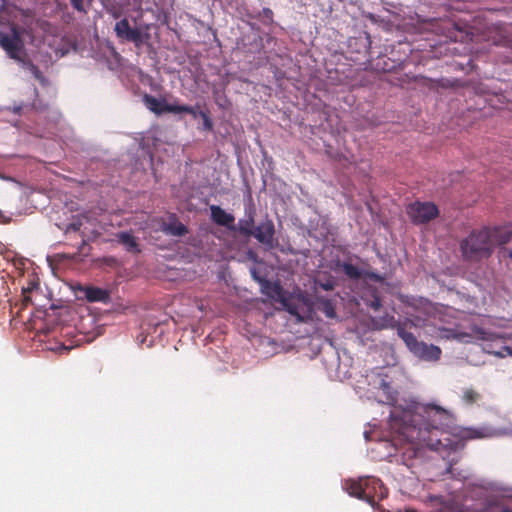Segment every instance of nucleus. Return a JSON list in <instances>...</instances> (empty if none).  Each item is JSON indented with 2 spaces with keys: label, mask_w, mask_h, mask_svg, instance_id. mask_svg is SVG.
Returning a JSON list of instances; mask_svg holds the SVG:
<instances>
[{
  "label": "nucleus",
  "mask_w": 512,
  "mask_h": 512,
  "mask_svg": "<svg viewBox=\"0 0 512 512\" xmlns=\"http://www.w3.org/2000/svg\"><path fill=\"white\" fill-rule=\"evenodd\" d=\"M453 422L452 413L434 403L395 407L389 419L393 439L380 441L378 447L386 448L388 457L393 455L391 450L401 449L404 460L422 457L426 449L455 451L459 444L450 438Z\"/></svg>",
  "instance_id": "f257e3e1"
},
{
  "label": "nucleus",
  "mask_w": 512,
  "mask_h": 512,
  "mask_svg": "<svg viewBox=\"0 0 512 512\" xmlns=\"http://www.w3.org/2000/svg\"><path fill=\"white\" fill-rule=\"evenodd\" d=\"M439 337L443 339H455L459 342L470 343L475 340L483 341V349L497 357L512 356V348L500 345L504 339L512 338V334L502 331L486 329L470 321H462L453 326L439 327Z\"/></svg>",
  "instance_id": "f03ea898"
},
{
  "label": "nucleus",
  "mask_w": 512,
  "mask_h": 512,
  "mask_svg": "<svg viewBox=\"0 0 512 512\" xmlns=\"http://www.w3.org/2000/svg\"><path fill=\"white\" fill-rule=\"evenodd\" d=\"M462 256L469 261H480L489 258L494 251V242L490 235V228L472 231L460 243Z\"/></svg>",
  "instance_id": "7ed1b4c3"
},
{
  "label": "nucleus",
  "mask_w": 512,
  "mask_h": 512,
  "mask_svg": "<svg viewBox=\"0 0 512 512\" xmlns=\"http://www.w3.org/2000/svg\"><path fill=\"white\" fill-rule=\"evenodd\" d=\"M368 383V397L377 399L378 402L392 404L396 401L397 389L392 377L388 373L372 372L366 375Z\"/></svg>",
  "instance_id": "20e7f679"
},
{
  "label": "nucleus",
  "mask_w": 512,
  "mask_h": 512,
  "mask_svg": "<svg viewBox=\"0 0 512 512\" xmlns=\"http://www.w3.org/2000/svg\"><path fill=\"white\" fill-rule=\"evenodd\" d=\"M0 46L10 58L19 63H24L26 55L24 41L18 29L12 27L9 32H0Z\"/></svg>",
  "instance_id": "39448f33"
},
{
  "label": "nucleus",
  "mask_w": 512,
  "mask_h": 512,
  "mask_svg": "<svg viewBox=\"0 0 512 512\" xmlns=\"http://www.w3.org/2000/svg\"><path fill=\"white\" fill-rule=\"evenodd\" d=\"M407 214L415 224L429 222L438 215V209L431 202H415L408 206Z\"/></svg>",
  "instance_id": "423d86ee"
},
{
  "label": "nucleus",
  "mask_w": 512,
  "mask_h": 512,
  "mask_svg": "<svg viewBox=\"0 0 512 512\" xmlns=\"http://www.w3.org/2000/svg\"><path fill=\"white\" fill-rule=\"evenodd\" d=\"M285 310L295 317L297 322H306L312 317L310 304L304 298L287 299L283 301Z\"/></svg>",
  "instance_id": "0eeeda50"
},
{
  "label": "nucleus",
  "mask_w": 512,
  "mask_h": 512,
  "mask_svg": "<svg viewBox=\"0 0 512 512\" xmlns=\"http://www.w3.org/2000/svg\"><path fill=\"white\" fill-rule=\"evenodd\" d=\"M364 500L372 506L376 501L382 500L387 496V489L383 486L380 479L375 477H365Z\"/></svg>",
  "instance_id": "6e6552de"
},
{
  "label": "nucleus",
  "mask_w": 512,
  "mask_h": 512,
  "mask_svg": "<svg viewBox=\"0 0 512 512\" xmlns=\"http://www.w3.org/2000/svg\"><path fill=\"white\" fill-rule=\"evenodd\" d=\"M143 102L150 111L157 115L163 114L165 112L175 113V111L171 109L175 108L176 104L167 103L163 98L158 99L152 95L146 94L143 97Z\"/></svg>",
  "instance_id": "1a4fd4ad"
},
{
  "label": "nucleus",
  "mask_w": 512,
  "mask_h": 512,
  "mask_svg": "<svg viewBox=\"0 0 512 512\" xmlns=\"http://www.w3.org/2000/svg\"><path fill=\"white\" fill-rule=\"evenodd\" d=\"M416 357L425 361H437L441 356V349L433 344H426L420 341L416 349L412 352Z\"/></svg>",
  "instance_id": "9d476101"
},
{
  "label": "nucleus",
  "mask_w": 512,
  "mask_h": 512,
  "mask_svg": "<svg viewBox=\"0 0 512 512\" xmlns=\"http://www.w3.org/2000/svg\"><path fill=\"white\" fill-rule=\"evenodd\" d=\"M211 219L218 225L225 226L228 229L235 230V218L232 214L226 212L218 205L210 206Z\"/></svg>",
  "instance_id": "9b49d317"
},
{
  "label": "nucleus",
  "mask_w": 512,
  "mask_h": 512,
  "mask_svg": "<svg viewBox=\"0 0 512 512\" xmlns=\"http://www.w3.org/2000/svg\"><path fill=\"white\" fill-rule=\"evenodd\" d=\"M274 232L273 222L266 219L255 228L252 235L263 244H271Z\"/></svg>",
  "instance_id": "f8f14e48"
},
{
  "label": "nucleus",
  "mask_w": 512,
  "mask_h": 512,
  "mask_svg": "<svg viewBox=\"0 0 512 512\" xmlns=\"http://www.w3.org/2000/svg\"><path fill=\"white\" fill-rule=\"evenodd\" d=\"M115 32L117 36L130 40L137 41L140 38V32L138 29H132L127 19H121L115 24Z\"/></svg>",
  "instance_id": "ddd939ff"
},
{
  "label": "nucleus",
  "mask_w": 512,
  "mask_h": 512,
  "mask_svg": "<svg viewBox=\"0 0 512 512\" xmlns=\"http://www.w3.org/2000/svg\"><path fill=\"white\" fill-rule=\"evenodd\" d=\"M460 434L463 439H481V438H489V437L498 435V432L491 430L489 428H486V427H480V428L467 427V428H463L461 430Z\"/></svg>",
  "instance_id": "4468645a"
},
{
  "label": "nucleus",
  "mask_w": 512,
  "mask_h": 512,
  "mask_svg": "<svg viewBox=\"0 0 512 512\" xmlns=\"http://www.w3.org/2000/svg\"><path fill=\"white\" fill-rule=\"evenodd\" d=\"M365 477L359 478L358 480L349 479L343 484V488L351 496L357 497L364 500V489H365Z\"/></svg>",
  "instance_id": "2eb2a0df"
},
{
  "label": "nucleus",
  "mask_w": 512,
  "mask_h": 512,
  "mask_svg": "<svg viewBox=\"0 0 512 512\" xmlns=\"http://www.w3.org/2000/svg\"><path fill=\"white\" fill-rule=\"evenodd\" d=\"M490 235L492 241L494 242V247L496 245H503L508 243L512 238V228L510 227H499L490 229Z\"/></svg>",
  "instance_id": "dca6fc26"
},
{
  "label": "nucleus",
  "mask_w": 512,
  "mask_h": 512,
  "mask_svg": "<svg viewBox=\"0 0 512 512\" xmlns=\"http://www.w3.org/2000/svg\"><path fill=\"white\" fill-rule=\"evenodd\" d=\"M85 296L90 302H108L110 299L107 290L97 287H88L85 290Z\"/></svg>",
  "instance_id": "f3484780"
},
{
  "label": "nucleus",
  "mask_w": 512,
  "mask_h": 512,
  "mask_svg": "<svg viewBox=\"0 0 512 512\" xmlns=\"http://www.w3.org/2000/svg\"><path fill=\"white\" fill-rule=\"evenodd\" d=\"M161 229L165 234L172 236H183L187 233L186 226L175 218L169 223H163Z\"/></svg>",
  "instance_id": "a211bd4d"
},
{
  "label": "nucleus",
  "mask_w": 512,
  "mask_h": 512,
  "mask_svg": "<svg viewBox=\"0 0 512 512\" xmlns=\"http://www.w3.org/2000/svg\"><path fill=\"white\" fill-rule=\"evenodd\" d=\"M397 334L411 352H413L420 343L412 333L404 329L403 325H397Z\"/></svg>",
  "instance_id": "6ab92c4d"
},
{
  "label": "nucleus",
  "mask_w": 512,
  "mask_h": 512,
  "mask_svg": "<svg viewBox=\"0 0 512 512\" xmlns=\"http://www.w3.org/2000/svg\"><path fill=\"white\" fill-rule=\"evenodd\" d=\"M373 322V325L375 326V328L377 329H389V328H396L397 329V325H401L400 323H398L394 316L390 315V314H385L381 317H377V318H374L372 320Z\"/></svg>",
  "instance_id": "aec40b11"
},
{
  "label": "nucleus",
  "mask_w": 512,
  "mask_h": 512,
  "mask_svg": "<svg viewBox=\"0 0 512 512\" xmlns=\"http://www.w3.org/2000/svg\"><path fill=\"white\" fill-rule=\"evenodd\" d=\"M319 309L325 314L327 318H335V304L332 300L327 298H318Z\"/></svg>",
  "instance_id": "412c9836"
},
{
  "label": "nucleus",
  "mask_w": 512,
  "mask_h": 512,
  "mask_svg": "<svg viewBox=\"0 0 512 512\" xmlns=\"http://www.w3.org/2000/svg\"><path fill=\"white\" fill-rule=\"evenodd\" d=\"M254 219L252 215H249L247 219H241L238 222V230L241 234L250 236L253 234V227Z\"/></svg>",
  "instance_id": "4be33fe9"
},
{
  "label": "nucleus",
  "mask_w": 512,
  "mask_h": 512,
  "mask_svg": "<svg viewBox=\"0 0 512 512\" xmlns=\"http://www.w3.org/2000/svg\"><path fill=\"white\" fill-rule=\"evenodd\" d=\"M341 267L343 272L351 279H359L362 275L361 270L351 263L344 262Z\"/></svg>",
  "instance_id": "5701e85b"
},
{
  "label": "nucleus",
  "mask_w": 512,
  "mask_h": 512,
  "mask_svg": "<svg viewBox=\"0 0 512 512\" xmlns=\"http://www.w3.org/2000/svg\"><path fill=\"white\" fill-rule=\"evenodd\" d=\"M119 241L124 244L128 250H135L137 243L133 235L128 232H121L117 235Z\"/></svg>",
  "instance_id": "b1692460"
},
{
  "label": "nucleus",
  "mask_w": 512,
  "mask_h": 512,
  "mask_svg": "<svg viewBox=\"0 0 512 512\" xmlns=\"http://www.w3.org/2000/svg\"><path fill=\"white\" fill-rule=\"evenodd\" d=\"M171 110L175 111L174 114L188 113V114H191L194 118L200 117L199 116L200 111L197 109V107L176 104L175 108H172Z\"/></svg>",
  "instance_id": "393cba45"
},
{
  "label": "nucleus",
  "mask_w": 512,
  "mask_h": 512,
  "mask_svg": "<svg viewBox=\"0 0 512 512\" xmlns=\"http://www.w3.org/2000/svg\"><path fill=\"white\" fill-rule=\"evenodd\" d=\"M22 66L27 69L36 79H38L41 82H44V77L42 76L40 70L37 66H35L33 63L26 61L24 59V63H21Z\"/></svg>",
  "instance_id": "a878e982"
},
{
  "label": "nucleus",
  "mask_w": 512,
  "mask_h": 512,
  "mask_svg": "<svg viewBox=\"0 0 512 512\" xmlns=\"http://www.w3.org/2000/svg\"><path fill=\"white\" fill-rule=\"evenodd\" d=\"M479 397V394L474 390H466L463 394V398L466 402L472 403L476 401Z\"/></svg>",
  "instance_id": "bb28decb"
},
{
  "label": "nucleus",
  "mask_w": 512,
  "mask_h": 512,
  "mask_svg": "<svg viewBox=\"0 0 512 512\" xmlns=\"http://www.w3.org/2000/svg\"><path fill=\"white\" fill-rule=\"evenodd\" d=\"M81 225H82V223L80 220L73 221L72 223L67 225V227L65 229V233L68 234L70 232H77L80 230Z\"/></svg>",
  "instance_id": "cd10ccee"
},
{
  "label": "nucleus",
  "mask_w": 512,
  "mask_h": 512,
  "mask_svg": "<svg viewBox=\"0 0 512 512\" xmlns=\"http://www.w3.org/2000/svg\"><path fill=\"white\" fill-rule=\"evenodd\" d=\"M199 116L203 119V126L206 130H210L212 128V121L210 120L208 114L206 112H199Z\"/></svg>",
  "instance_id": "c85d7f7f"
},
{
  "label": "nucleus",
  "mask_w": 512,
  "mask_h": 512,
  "mask_svg": "<svg viewBox=\"0 0 512 512\" xmlns=\"http://www.w3.org/2000/svg\"><path fill=\"white\" fill-rule=\"evenodd\" d=\"M70 1H71V5L73 6L74 9H76L79 12H83V13L86 12L84 4H83V0H70Z\"/></svg>",
  "instance_id": "c756f323"
},
{
  "label": "nucleus",
  "mask_w": 512,
  "mask_h": 512,
  "mask_svg": "<svg viewBox=\"0 0 512 512\" xmlns=\"http://www.w3.org/2000/svg\"><path fill=\"white\" fill-rule=\"evenodd\" d=\"M265 288L271 289V291H273V293H275V295H279L280 291H281V288L278 284H273V285L267 284L265 286Z\"/></svg>",
  "instance_id": "7c9ffc66"
},
{
  "label": "nucleus",
  "mask_w": 512,
  "mask_h": 512,
  "mask_svg": "<svg viewBox=\"0 0 512 512\" xmlns=\"http://www.w3.org/2000/svg\"><path fill=\"white\" fill-rule=\"evenodd\" d=\"M370 306H371V308H373V309H375V310L379 309V308H380V306H381V302H380L379 298H375V299L371 302Z\"/></svg>",
  "instance_id": "2f4dec72"
},
{
  "label": "nucleus",
  "mask_w": 512,
  "mask_h": 512,
  "mask_svg": "<svg viewBox=\"0 0 512 512\" xmlns=\"http://www.w3.org/2000/svg\"><path fill=\"white\" fill-rule=\"evenodd\" d=\"M503 257H509V258H512V248L511 249H502L501 252Z\"/></svg>",
  "instance_id": "473e14b6"
},
{
  "label": "nucleus",
  "mask_w": 512,
  "mask_h": 512,
  "mask_svg": "<svg viewBox=\"0 0 512 512\" xmlns=\"http://www.w3.org/2000/svg\"><path fill=\"white\" fill-rule=\"evenodd\" d=\"M22 108H23L22 105H20V106H13L12 108L7 107L6 110H9V111L12 110L14 113L17 114L21 111Z\"/></svg>",
  "instance_id": "72a5a7b5"
},
{
  "label": "nucleus",
  "mask_w": 512,
  "mask_h": 512,
  "mask_svg": "<svg viewBox=\"0 0 512 512\" xmlns=\"http://www.w3.org/2000/svg\"><path fill=\"white\" fill-rule=\"evenodd\" d=\"M36 284L31 283L27 288H23V292L26 293L28 291H32L35 288Z\"/></svg>",
  "instance_id": "f704fd0d"
},
{
  "label": "nucleus",
  "mask_w": 512,
  "mask_h": 512,
  "mask_svg": "<svg viewBox=\"0 0 512 512\" xmlns=\"http://www.w3.org/2000/svg\"><path fill=\"white\" fill-rule=\"evenodd\" d=\"M322 287L325 289V290H331L333 289V284L330 283V282H327L325 284H322Z\"/></svg>",
  "instance_id": "c9c22d12"
},
{
  "label": "nucleus",
  "mask_w": 512,
  "mask_h": 512,
  "mask_svg": "<svg viewBox=\"0 0 512 512\" xmlns=\"http://www.w3.org/2000/svg\"><path fill=\"white\" fill-rule=\"evenodd\" d=\"M60 349H61V350H65V351H67V350H69V347H67V346H61V347H60Z\"/></svg>",
  "instance_id": "e433bc0d"
},
{
  "label": "nucleus",
  "mask_w": 512,
  "mask_h": 512,
  "mask_svg": "<svg viewBox=\"0 0 512 512\" xmlns=\"http://www.w3.org/2000/svg\"><path fill=\"white\" fill-rule=\"evenodd\" d=\"M85 245H86V241H85V240H83V241H82V243H81V245H80V248H79V249L83 248V246H85Z\"/></svg>",
  "instance_id": "4c0bfd02"
},
{
  "label": "nucleus",
  "mask_w": 512,
  "mask_h": 512,
  "mask_svg": "<svg viewBox=\"0 0 512 512\" xmlns=\"http://www.w3.org/2000/svg\"><path fill=\"white\" fill-rule=\"evenodd\" d=\"M252 275L256 278L255 270H251Z\"/></svg>",
  "instance_id": "58836bf2"
}]
</instances>
